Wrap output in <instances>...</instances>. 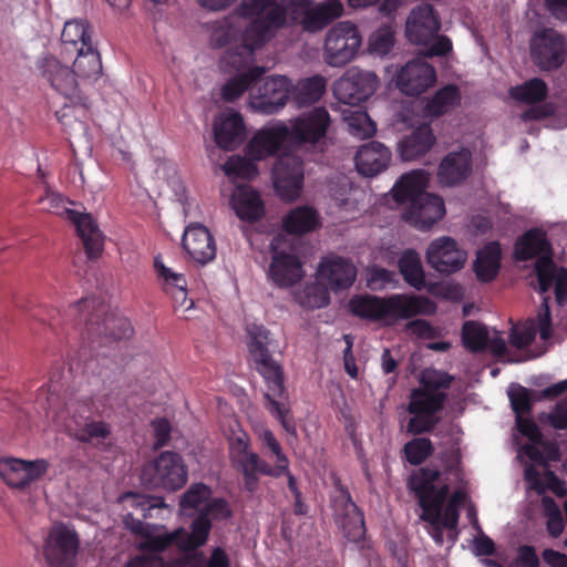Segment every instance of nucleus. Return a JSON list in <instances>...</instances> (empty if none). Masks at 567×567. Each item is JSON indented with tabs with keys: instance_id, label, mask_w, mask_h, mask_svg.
Wrapping results in <instances>:
<instances>
[{
	"instance_id": "23",
	"label": "nucleus",
	"mask_w": 567,
	"mask_h": 567,
	"mask_svg": "<svg viewBox=\"0 0 567 567\" xmlns=\"http://www.w3.org/2000/svg\"><path fill=\"white\" fill-rule=\"evenodd\" d=\"M441 20L432 4L422 3L414 8L406 21V37L415 44H427L439 33Z\"/></svg>"
},
{
	"instance_id": "6",
	"label": "nucleus",
	"mask_w": 567,
	"mask_h": 567,
	"mask_svg": "<svg viewBox=\"0 0 567 567\" xmlns=\"http://www.w3.org/2000/svg\"><path fill=\"white\" fill-rule=\"evenodd\" d=\"M229 457L233 467L243 475L244 488L254 493L258 488L259 476L278 478L282 476L288 465V460L281 457L280 465L271 466L257 453L249 449V437L246 433L230 441Z\"/></svg>"
},
{
	"instance_id": "14",
	"label": "nucleus",
	"mask_w": 567,
	"mask_h": 567,
	"mask_svg": "<svg viewBox=\"0 0 567 567\" xmlns=\"http://www.w3.org/2000/svg\"><path fill=\"white\" fill-rule=\"evenodd\" d=\"M334 485L339 493L332 499L336 523L348 540L359 543L364 538L367 532L363 513L353 502L348 487L340 481H337Z\"/></svg>"
},
{
	"instance_id": "40",
	"label": "nucleus",
	"mask_w": 567,
	"mask_h": 567,
	"mask_svg": "<svg viewBox=\"0 0 567 567\" xmlns=\"http://www.w3.org/2000/svg\"><path fill=\"white\" fill-rule=\"evenodd\" d=\"M320 226L316 209L299 206L291 209L282 219V228L290 235H303Z\"/></svg>"
},
{
	"instance_id": "47",
	"label": "nucleus",
	"mask_w": 567,
	"mask_h": 567,
	"mask_svg": "<svg viewBox=\"0 0 567 567\" xmlns=\"http://www.w3.org/2000/svg\"><path fill=\"white\" fill-rule=\"evenodd\" d=\"M434 451L435 447L429 437H419L416 435L403 445L402 457L410 465L417 466L431 457Z\"/></svg>"
},
{
	"instance_id": "11",
	"label": "nucleus",
	"mask_w": 567,
	"mask_h": 567,
	"mask_svg": "<svg viewBox=\"0 0 567 567\" xmlns=\"http://www.w3.org/2000/svg\"><path fill=\"white\" fill-rule=\"evenodd\" d=\"M530 54L542 71L558 70L567 59V41L555 29L537 30L530 40Z\"/></svg>"
},
{
	"instance_id": "15",
	"label": "nucleus",
	"mask_w": 567,
	"mask_h": 567,
	"mask_svg": "<svg viewBox=\"0 0 567 567\" xmlns=\"http://www.w3.org/2000/svg\"><path fill=\"white\" fill-rule=\"evenodd\" d=\"M303 161L297 155L280 156L272 169L274 186L280 198L292 202L303 185Z\"/></svg>"
},
{
	"instance_id": "51",
	"label": "nucleus",
	"mask_w": 567,
	"mask_h": 567,
	"mask_svg": "<svg viewBox=\"0 0 567 567\" xmlns=\"http://www.w3.org/2000/svg\"><path fill=\"white\" fill-rule=\"evenodd\" d=\"M532 394V390L518 383H512L509 385L507 395L515 417L530 414L534 404Z\"/></svg>"
},
{
	"instance_id": "18",
	"label": "nucleus",
	"mask_w": 567,
	"mask_h": 567,
	"mask_svg": "<svg viewBox=\"0 0 567 567\" xmlns=\"http://www.w3.org/2000/svg\"><path fill=\"white\" fill-rule=\"evenodd\" d=\"M466 252L457 247L456 241L447 236L434 239L426 249V262L442 275L460 271L465 261Z\"/></svg>"
},
{
	"instance_id": "32",
	"label": "nucleus",
	"mask_w": 567,
	"mask_h": 567,
	"mask_svg": "<svg viewBox=\"0 0 567 567\" xmlns=\"http://www.w3.org/2000/svg\"><path fill=\"white\" fill-rule=\"evenodd\" d=\"M87 47H93L89 24L78 19L66 21L61 34V58L71 61L79 49Z\"/></svg>"
},
{
	"instance_id": "3",
	"label": "nucleus",
	"mask_w": 567,
	"mask_h": 567,
	"mask_svg": "<svg viewBox=\"0 0 567 567\" xmlns=\"http://www.w3.org/2000/svg\"><path fill=\"white\" fill-rule=\"evenodd\" d=\"M49 324L51 328L72 324L76 329H83L92 343L101 337L113 340L126 339L133 332L127 318L109 312V306L97 298H83L71 305L64 315L54 310L50 316Z\"/></svg>"
},
{
	"instance_id": "20",
	"label": "nucleus",
	"mask_w": 567,
	"mask_h": 567,
	"mask_svg": "<svg viewBox=\"0 0 567 567\" xmlns=\"http://www.w3.org/2000/svg\"><path fill=\"white\" fill-rule=\"evenodd\" d=\"M271 261L268 269V278L275 286L287 289L299 284L305 277L301 260L295 254L279 250L275 240L270 245Z\"/></svg>"
},
{
	"instance_id": "57",
	"label": "nucleus",
	"mask_w": 567,
	"mask_h": 567,
	"mask_svg": "<svg viewBox=\"0 0 567 567\" xmlns=\"http://www.w3.org/2000/svg\"><path fill=\"white\" fill-rule=\"evenodd\" d=\"M212 496V489L204 483L192 484L179 501L182 509H195Z\"/></svg>"
},
{
	"instance_id": "64",
	"label": "nucleus",
	"mask_w": 567,
	"mask_h": 567,
	"mask_svg": "<svg viewBox=\"0 0 567 567\" xmlns=\"http://www.w3.org/2000/svg\"><path fill=\"white\" fill-rule=\"evenodd\" d=\"M516 567H539L540 561L536 549L532 545H520L517 548V556L514 560Z\"/></svg>"
},
{
	"instance_id": "39",
	"label": "nucleus",
	"mask_w": 567,
	"mask_h": 567,
	"mask_svg": "<svg viewBox=\"0 0 567 567\" xmlns=\"http://www.w3.org/2000/svg\"><path fill=\"white\" fill-rule=\"evenodd\" d=\"M502 249L498 241L487 243L477 251L474 271L482 282L494 280L499 271Z\"/></svg>"
},
{
	"instance_id": "53",
	"label": "nucleus",
	"mask_w": 567,
	"mask_h": 567,
	"mask_svg": "<svg viewBox=\"0 0 567 567\" xmlns=\"http://www.w3.org/2000/svg\"><path fill=\"white\" fill-rule=\"evenodd\" d=\"M453 382V377L446 372H442L435 369L424 370L421 373L419 389H423L430 393H446Z\"/></svg>"
},
{
	"instance_id": "50",
	"label": "nucleus",
	"mask_w": 567,
	"mask_h": 567,
	"mask_svg": "<svg viewBox=\"0 0 567 567\" xmlns=\"http://www.w3.org/2000/svg\"><path fill=\"white\" fill-rule=\"evenodd\" d=\"M462 341L471 352H481L487 347L488 331L476 321H465L462 327Z\"/></svg>"
},
{
	"instance_id": "36",
	"label": "nucleus",
	"mask_w": 567,
	"mask_h": 567,
	"mask_svg": "<svg viewBox=\"0 0 567 567\" xmlns=\"http://www.w3.org/2000/svg\"><path fill=\"white\" fill-rule=\"evenodd\" d=\"M212 527L210 518L206 517L205 513L199 512L190 523L189 532L183 527L175 530L178 548L183 551H193L204 546L207 543Z\"/></svg>"
},
{
	"instance_id": "42",
	"label": "nucleus",
	"mask_w": 567,
	"mask_h": 567,
	"mask_svg": "<svg viewBox=\"0 0 567 567\" xmlns=\"http://www.w3.org/2000/svg\"><path fill=\"white\" fill-rule=\"evenodd\" d=\"M461 90L455 84H447L437 90L429 99L424 106V112L429 116L440 117L447 114L461 103Z\"/></svg>"
},
{
	"instance_id": "56",
	"label": "nucleus",
	"mask_w": 567,
	"mask_h": 567,
	"mask_svg": "<svg viewBox=\"0 0 567 567\" xmlns=\"http://www.w3.org/2000/svg\"><path fill=\"white\" fill-rule=\"evenodd\" d=\"M154 269L158 279L162 282L163 290L168 291L175 288H183L187 286L186 278L181 272H175L171 268L166 267L163 262L162 256L157 255L154 258Z\"/></svg>"
},
{
	"instance_id": "63",
	"label": "nucleus",
	"mask_w": 567,
	"mask_h": 567,
	"mask_svg": "<svg viewBox=\"0 0 567 567\" xmlns=\"http://www.w3.org/2000/svg\"><path fill=\"white\" fill-rule=\"evenodd\" d=\"M395 274L382 267H374L370 271L368 286L372 290L384 289L389 284L394 281Z\"/></svg>"
},
{
	"instance_id": "44",
	"label": "nucleus",
	"mask_w": 567,
	"mask_h": 567,
	"mask_svg": "<svg viewBox=\"0 0 567 567\" xmlns=\"http://www.w3.org/2000/svg\"><path fill=\"white\" fill-rule=\"evenodd\" d=\"M71 61L73 63V68H71V70L74 72L75 80L76 78H96L102 72L100 53L93 47L79 49Z\"/></svg>"
},
{
	"instance_id": "54",
	"label": "nucleus",
	"mask_w": 567,
	"mask_h": 567,
	"mask_svg": "<svg viewBox=\"0 0 567 567\" xmlns=\"http://www.w3.org/2000/svg\"><path fill=\"white\" fill-rule=\"evenodd\" d=\"M224 172L228 177L251 179L258 174V167L249 158L231 156L225 163Z\"/></svg>"
},
{
	"instance_id": "27",
	"label": "nucleus",
	"mask_w": 567,
	"mask_h": 567,
	"mask_svg": "<svg viewBox=\"0 0 567 567\" xmlns=\"http://www.w3.org/2000/svg\"><path fill=\"white\" fill-rule=\"evenodd\" d=\"M210 43L213 41L210 40ZM213 48H215L214 44H212ZM216 49H218L216 47ZM221 49H226L221 59H220V66L225 71H237L240 72L237 76L228 80L221 87V96L226 102H234L237 99H239L244 92H246L256 81H258L265 73L266 69L264 66H251L247 71H244V69L250 63L252 60V55L247 61V63L238 69H235L230 65H226L223 63V59L228 50L235 51V45L229 44L226 47H223Z\"/></svg>"
},
{
	"instance_id": "49",
	"label": "nucleus",
	"mask_w": 567,
	"mask_h": 567,
	"mask_svg": "<svg viewBox=\"0 0 567 567\" xmlns=\"http://www.w3.org/2000/svg\"><path fill=\"white\" fill-rule=\"evenodd\" d=\"M440 477V471L436 467H421L414 472L409 480V487L414 492L417 501H425L426 495L435 486V481Z\"/></svg>"
},
{
	"instance_id": "19",
	"label": "nucleus",
	"mask_w": 567,
	"mask_h": 567,
	"mask_svg": "<svg viewBox=\"0 0 567 567\" xmlns=\"http://www.w3.org/2000/svg\"><path fill=\"white\" fill-rule=\"evenodd\" d=\"M436 82V72L425 58L409 61L396 75V86L410 96H419Z\"/></svg>"
},
{
	"instance_id": "37",
	"label": "nucleus",
	"mask_w": 567,
	"mask_h": 567,
	"mask_svg": "<svg viewBox=\"0 0 567 567\" xmlns=\"http://www.w3.org/2000/svg\"><path fill=\"white\" fill-rule=\"evenodd\" d=\"M231 204L238 218L248 223L258 221L265 214L260 195L251 187H238Z\"/></svg>"
},
{
	"instance_id": "8",
	"label": "nucleus",
	"mask_w": 567,
	"mask_h": 567,
	"mask_svg": "<svg viewBox=\"0 0 567 567\" xmlns=\"http://www.w3.org/2000/svg\"><path fill=\"white\" fill-rule=\"evenodd\" d=\"M187 477L188 471L183 457L171 451L162 452L153 462L146 463L141 474V480L147 487L167 491L182 488Z\"/></svg>"
},
{
	"instance_id": "31",
	"label": "nucleus",
	"mask_w": 567,
	"mask_h": 567,
	"mask_svg": "<svg viewBox=\"0 0 567 567\" xmlns=\"http://www.w3.org/2000/svg\"><path fill=\"white\" fill-rule=\"evenodd\" d=\"M214 138L216 144L225 151L237 148L245 140L243 116L234 112L217 118L214 123Z\"/></svg>"
},
{
	"instance_id": "62",
	"label": "nucleus",
	"mask_w": 567,
	"mask_h": 567,
	"mask_svg": "<svg viewBox=\"0 0 567 567\" xmlns=\"http://www.w3.org/2000/svg\"><path fill=\"white\" fill-rule=\"evenodd\" d=\"M536 337V330L533 326L524 327L523 329L513 328L509 333V342L517 349L529 347Z\"/></svg>"
},
{
	"instance_id": "16",
	"label": "nucleus",
	"mask_w": 567,
	"mask_h": 567,
	"mask_svg": "<svg viewBox=\"0 0 567 567\" xmlns=\"http://www.w3.org/2000/svg\"><path fill=\"white\" fill-rule=\"evenodd\" d=\"M292 83L285 75L267 78L258 87L257 93L251 95L250 105L262 114H275L279 112L292 99Z\"/></svg>"
},
{
	"instance_id": "13",
	"label": "nucleus",
	"mask_w": 567,
	"mask_h": 567,
	"mask_svg": "<svg viewBox=\"0 0 567 567\" xmlns=\"http://www.w3.org/2000/svg\"><path fill=\"white\" fill-rule=\"evenodd\" d=\"M334 485L339 493L332 499L336 523L348 540L359 543L364 538L367 532L363 513L353 502L348 487L340 481H337Z\"/></svg>"
},
{
	"instance_id": "55",
	"label": "nucleus",
	"mask_w": 567,
	"mask_h": 567,
	"mask_svg": "<svg viewBox=\"0 0 567 567\" xmlns=\"http://www.w3.org/2000/svg\"><path fill=\"white\" fill-rule=\"evenodd\" d=\"M346 118L350 134L355 137L368 138L377 132V125L367 112L355 111Z\"/></svg>"
},
{
	"instance_id": "24",
	"label": "nucleus",
	"mask_w": 567,
	"mask_h": 567,
	"mask_svg": "<svg viewBox=\"0 0 567 567\" xmlns=\"http://www.w3.org/2000/svg\"><path fill=\"white\" fill-rule=\"evenodd\" d=\"M288 144L293 145L290 126L279 121L255 134L249 143V152L257 159H261L277 154Z\"/></svg>"
},
{
	"instance_id": "48",
	"label": "nucleus",
	"mask_w": 567,
	"mask_h": 567,
	"mask_svg": "<svg viewBox=\"0 0 567 567\" xmlns=\"http://www.w3.org/2000/svg\"><path fill=\"white\" fill-rule=\"evenodd\" d=\"M547 84L539 78L530 79L520 85L512 87L511 90L513 99L527 104L539 103L547 97Z\"/></svg>"
},
{
	"instance_id": "12",
	"label": "nucleus",
	"mask_w": 567,
	"mask_h": 567,
	"mask_svg": "<svg viewBox=\"0 0 567 567\" xmlns=\"http://www.w3.org/2000/svg\"><path fill=\"white\" fill-rule=\"evenodd\" d=\"M378 86L374 72L350 68L333 83V94L339 102L355 106L365 102Z\"/></svg>"
},
{
	"instance_id": "52",
	"label": "nucleus",
	"mask_w": 567,
	"mask_h": 567,
	"mask_svg": "<svg viewBox=\"0 0 567 567\" xmlns=\"http://www.w3.org/2000/svg\"><path fill=\"white\" fill-rule=\"evenodd\" d=\"M558 269L559 268L554 262L553 255L548 256L547 254L537 258L535 262V274L540 293H545L551 288Z\"/></svg>"
},
{
	"instance_id": "41",
	"label": "nucleus",
	"mask_w": 567,
	"mask_h": 567,
	"mask_svg": "<svg viewBox=\"0 0 567 567\" xmlns=\"http://www.w3.org/2000/svg\"><path fill=\"white\" fill-rule=\"evenodd\" d=\"M327 80L320 74L300 79L291 87L292 100L298 106L317 103L326 92Z\"/></svg>"
},
{
	"instance_id": "45",
	"label": "nucleus",
	"mask_w": 567,
	"mask_h": 567,
	"mask_svg": "<svg viewBox=\"0 0 567 567\" xmlns=\"http://www.w3.org/2000/svg\"><path fill=\"white\" fill-rule=\"evenodd\" d=\"M293 298L302 308L320 309L329 305L330 292L327 285L317 280L307 282L302 289L295 292Z\"/></svg>"
},
{
	"instance_id": "26",
	"label": "nucleus",
	"mask_w": 567,
	"mask_h": 567,
	"mask_svg": "<svg viewBox=\"0 0 567 567\" xmlns=\"http://www.w3.org/2000/svg\"><path fill=\"white\" fill-rule=\"evenodd\" d=\"M317 275L331 290L341 291L350 288L355 281L357 267L344 257H324L319 262Z\"/></svg>"
},
{
	"instance_id": "17",
	"label": "nucleus",
	"mask_w": 567,
	"mask_h": 567,
	"mask_svg": "<svg viewBox=\"0 0 567 567\" xmlns=\"http://www.w3.org/2000/svg\"><path fill=\"white\" fill-rule=\"evenodd\" d=\"M330 114L323 106L301 113L290 123L293 145L316 144L322 140L330 125Z\"/></svg>"
},
{
	"instance_id": "33",
	"label": "nucleus",
	"mask_w": 567,
	"mask_h": 567,
	"mask_svg": "<svg viewBox=\"0 0 567 567\" xmlns=\"http://www.w3.org/2000/svg\"><path fill=\"white\" fill-rule=\"evenodd\" d=\"M547 254H554L553 247L546 233L539 228L526 230L515 244L514 256L518 261H527Z\"/></svg>"
},
{
	"instance_id": "38",
	"label": "nucleus",
	"mask_w": 567,
	"mask_h": 567,
	"mask_svg": "<svg viewBox=\"0 0 567 567\" xmlns=\"http://www.w3.org/2000/svg\"><path fill=\"white\" fill-rule=\"evenodd\" d=\"M435 142V137L429 125H421L405 136L398 146L403 161H414L425 155Z\"/></svg>"
},
{
	"instance_id": "10",
	"label": "nucleus",
	"mask_w": 567,
	"mask_h": 567,
	"mask_svg": "<svg viewBox=\"0 0 567 567\" xmlns=\"http://www.w3.org/2000/svg\"><path fill=\"white\" fill-rule=\"evenodd\" d=\"M80 537L63 523L52 526L44 543L43 554L49 567H75Z\"/></svg>"
},
{
	"instance_id": "2",
	"label": "nucleus",
	"mask_w": 567,
	"mask_h": 567,
	"mask_svg": "<svg viewBox=\"0 0 567 567\" xmlns=\"http://www.w3.org/2000/svg\"><path fill=\"white\" fill-rule=\"evenodd\" d=\"M248 350L256 371L266 384L264 393L265 409L280 422L284 430L296 436L297 427L288 402L289 395L285 385L284 369L275 358L277 341L264 326L252 324L248 328Z\"/></svg>"
},
{
	"instance_id": "61",
	"label": "nucleus",
	"mask_w": 567,
	"mask_h": 567,
	"mask_svg": "<svg viewBox=\"0 0 567 567\" xmlns=\"http://www.w3.org/2000/svg\"><path fill=\"white\" fill-rule=\"evenodd\" d=\"M199 512L205 513L206 517L210 518L212 516L215 519H228L233 515L229 504L225 498H214L205 504Z\"/></svg>"
},
{
	"instance_id": "21",
	"label": "nucleus",
	"mask_w": 567,
	"mask_h": 567,
	"mask_svg": "<svg viewBox=\"0 0 567 567\" xmlns=\"http://www.w3.org/2000/svg\"><path fill=\"white\" fill-rule=\"evenodd\" d=\"M45 460L23 461L9 457L0 460V477L12 488H24L41 478L48 471Z\"/></svg>"
},
{
	"instance_id": "59",
	"label": "nucleus",
	"mask_w": 567,
	"mask_h": 567,
	"mask_svg": "<svg viewBox=\"0 0 567 567\" xmlns=\"http://www.w3.org/2000/svg\"><path fill=\"white\" fill-rule=\"evenodd\" d=\"M173 544L177 545V536L175 535V530L173 533L157 536L147 535L145 539L140 544V549L151 553L150 555H157L166 550Z\"/></svg>"
},
{
	"instance_id": "30",
	"label": "nucleus",
	"mask_w": 567,
	"mask_h": 567,
	"mask_svg": "<svg viewBox=\"0 0 567 567\" xmlns=\"http://www.w3.org/2000/svg\"><path fill=\"white\" fill-rule=\"evenodd\" d=\"M472 173V153L467 148L450 152L440 163L437 178L445 186L464 182Z\"/></svg>"
},
{
	"instance_id": "43",
	"label": "nucleus",
	"mask_w": 567,
	"mask_h": 567,
	"mask_svg": "<svg viewBox=\"0 0 567 567\" xmlns=\"http://www.w3.org/2000/svg\"><path fill=\"white\" fill-rule=\"evenodd\" d=\"M399 270L408 285L416 290L427 287L425 274L419 254L413 249H406L399 259Z\"/></svg>"
},
{
	"instance_id": "22",
	"label": "nucleus",
	"mask_w": 567,
	"mask_h": 567,
	"mask_svg": "<svg viewBox=\"0 0 567 567\" xmlns=\"http://www.w3.org/2000/svg\"><path fill=\"white\" fill-rule=\"evenodd\" d=\"M445 212L443 198L427 193L408 205L402 213V218L420 230H429L444 217Z\"/></svg>"
},
{
	"instance_id": "9",
	"label": "nucleus",
	"mask_w": 567,
	"mask_h": 567,
	"mask_svg": "<svg viewBox=\"0 0 567 567\" xmlns=\"http://www.w3.org/2000/svg\"><path fill=\"white\" fill-rule=\"evenodd\" d=\"M362 44V37L351 21H341L326 34L323 45L324 62L333 68H340L351 62Z\"/></svg>"
},
{
	"instance_id": "28",
	"label": "nucleus",
	"mask_w": 567,
	"mask_h": 567,
	"mask_svg": "<svg viewBox=\"0 0 567 567\" xmlns=\"http://www.w3.org/2000/svg\"><path fill=\"white\" fill-rule=\"evenodd\" d=\"M65 217L75 226L76 234L82 240L87 258H99L104 246L103 235L91 215L65 209Z\"/></svg>"
},
{
	"instance_id": "35",
	"label": "nucleus",
	"mask_w": 567,
	"mask_h": 567,
	"mask_svg": "<svg viewBox=\"0 0 567 567\" xmlns=\"http://www.w3.org/2000/svg\"><path fill=\"white\" fill-rule=\"evenodd\" d=\"M427 184L429 178L424 171L406 173L394 184L392 188L393 198L398 204H406L408 206L414 199L416 200V198L427 194L425 192Z\"/></svg>"
},
{
	"instance_id": "46",
	"label": "nucleus",
	"mask_w": 567,
	"mask_h": 567,
	"mask_svg": "<svg viewBox=\"0 0 567 567\" xmlns=\"http://www.w3.org/2000/svg\"><path fill=\"white\" fill-rule=\"evenodd\" d=\"M449 493V485H443L440 488L434 486L431 493L426 495V499L424 502L419 501V505L422 508L421 519L432 525H436L441 517V511L443 509V505L446 502Z\"/></svg>"
},
{
	"instance_id": "29",
	"label": "nucleus",
	"mask_w": 567,
	"mask_h": 567,
	"mask_svg": "<svg viewBox=\"0 0 567 567\" xmlns=\"http://www.w3.org/2000/svg\"><path fill=\"white\" fill-rule=\"evenodd\" d=\"M390 161L391 151L378 141L361 145L354 157L358 172L368 177H373L385 171Z\"/></svg>"
},
{
	"instance_id": "34",
	"label": "nucleus",
	"mask_w": 567,
	"mask_h": 567,
	"mask_svg": "<svg viewBox=\"0 0 567 567\" xmlns=\"http://www.w3.org/2000/svg\"><path fill=\"white\" fill-rule=\"evenodd\" d=\"M73 422L74 426H69V434L81 443L100 447L112 434L111 425L105 421H95L89 417L78 420L74 417Z\"/></svg>"
},
{
	"instance_id": "7",
	"label": "nucleus",
	"mask_w": 567,
	"mask_h": 567,
	"mask_svg": "<svg viewBox=\"0 0 567 567\" xmlns=\"http://www.w3.org/2000/svg\"><path fill=\"white\" fill-rule=\"evenodd\" d=\"M446 399V393L413 389L406 406L411 415L406 423V433L413 436L432 433L441 420L439 413L443 410Z\"/></svg>"
},
{
	"instance_id": "25",
	"label": "nucleus",
	"mask_w": 567,
	"mask_h": 567,
	"mask_svg": "<svg viewBox=\"0 0 567 567\" xmlns=\"http://www.w3.org/2000/svg\"><path fill=\"white\" fill-rule=\"evenodd\" d=\"M182 246L188 256L198 265H206L216 257L215 239L207 227L202 224H190L186 227Z\"/></svg>"
},
{
	"instance_id": "4",
	"label": "nucleus",
	"mask_w": 567,
	"mask_h": 567,
	"mask_svg": "<svg viewBox=\"0 0 567 567\" xmlns=\"http://www.w3.org/2000/svg\"><path fill=\"white\" fill-rule=\"evenodd\" d=\"M349 311L361 320L378 322L383 327L394 326L400 320L419 315H433L436 305L430 298L416 295L395 293L379 297L359 293L351 297Z\"/></svg>"
},
{
	"instance_id": "58",
	"label": "nucleus",
	"mask_w": 567,
	"mask_h": 567,
	"mask_svg": "<svg viewBox=\"0 0 567 567\" xmlns=\"http://www.w3.org/2000/svg\"><path fill=\"white\" fill-rule=\"evenodd\" d=\"M426 290L434 297L452 301H460L464 297V289L457 282H431Z\"/></svg>"
},
{
	"instance_id": "5",
	"label": "nucleus",
	"mask_w": 567,
	"mask_h": 567,
	"mask_svg": "<svg viewBox=\"0 0 567 567\" xmlns=\"http://www.w3.org/2000/svg\"><path fill=\"white\" fill-rule=\"evenodd\" d=\"M70 62L66 59L60 60L55 55L49 54L39 59L37 63L42 79L65 99L63 107L55 112V116L62 125L70 124L71 112L85 111L90 106L87 96L83 95L79 89L74 72L69 65Z\"/></svg>"
},
{
	"instance_id": "60",
	"label": "nucleus",
	"mask_w": 567,
	"mask_h": 567,
	"mask_svg": "<svg viewBox=\"0 0 567 567\" xmlns=\"http://www.w3.org/2000/svg\"><path fill=\"white\" fill-rule=\"evenodd\" d=\"M515 421L516 427L523 436L527 437L534 444H540L543 442V433L533 419L522 415L515 417Z\"/></svg>"
},
{
	"instance_id": "1",
	"label": "nucleus",
	"mask_w": 567,
	"mask_h": 567,
	"mask_svg": "<svg viewBox=\"0 0 567 567\" xmlns=\"http://www.w3.org/2000/svg\"><path fill=\"white\" fill-rule=\"evenodd\" d=\"M340 0H243L238 13L217 20L212 25V41L217 48L229 44L223 63L244 66L254 52L270 42L279 30L299 25L309 33L323 30L343 14Z\"/></svg>"
}]
</instances>
